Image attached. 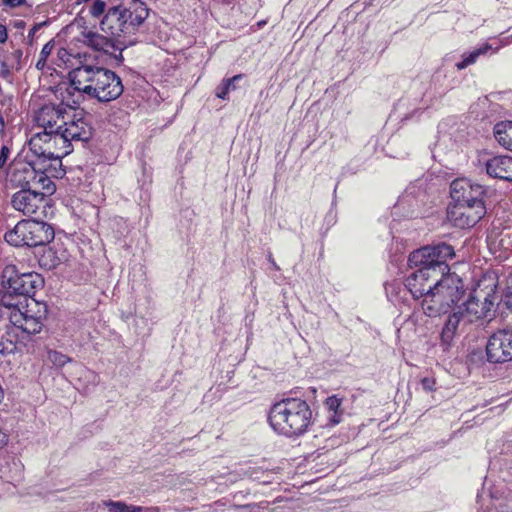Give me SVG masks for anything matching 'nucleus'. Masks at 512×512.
<instances>
[{
  "instance_id": "1",
  "label": "nucleus",
  "mask_w": 512,
  "mask_h": 512,
  "mask_svg": "<svg viewBox=\"0 0 512 512\" xmlns=\"http://www.w3.org/2000/svg\"><path fill=\"white\" fill-rule=\"evenodd\" d=\"M69 78L75 91L101 103L116 100L124 90L121 78L101 66L81 65L69 73Z\"/></svg>"
},
{
  "instance_id": "2",
  "label": "nucleus",
  "mask_w": 512,
  "mask_h": 512,
  "mask_svg": "<svg viewBox=\"0 0 512 512\" xmlns=\"http://www.w3.org/2000/svg\"><path fill=\"white\" fill-rule=\"evenodd\" d=\"M268 422L279 435L298 437L303 435L310 426L312 410L301 398H284L271 406Z\"/></svg>"
},
{
  "instance_id": "3",
  "label": "nucleus",
  "mask_w": 512,
  "mask_h": 512,
  "mask_svg": "<svg viewBox=\"0 0 512 512\" xmlns=\"http://www.w3.org/2000/svg\"><path fill=\"white\" fill-rule=\"evenodd\" d=\"M6 291L0 296V313L9 319L10 323L22 332L33 335L42 330L43 314L34 311L39 304L34 299L21 298L8 291V285L4 284Z\"/></svg>"
},
{
  "instance_id": "4",
  "label": "nucleus",
  "mask_w": 512,
  "mask_h": 512,
  "mask_svg": "<svg viewBox=\"0 0 512 512\" xmlns=\"http://www.w3.org/2000/svg\"><path fill=\"white\" fill-rule=\"evenodd\" d=\"M6 291L0 296V313L9 319L10 323L22 332L33 335L42 330L43 314L34 311L39 304L34 299L21 298L8 291V285L4 284Z\"/></svg>"
},
{
  "instance_id": "5",
  "label": "nucleus",
  "mask_w": 512,
  "mask_h": 512,
  "mask_svg": "<svg viewBox=\"0 0 512 512\" xmlns=\"http://www.w3.org/2000/svg\"><path fill=\"white\" fill-rule=\"evenodd\" d=\"M440 276L420 302L424 314L429 317L447 313L465 293L463 281L457 274L448 272Z\"/></svg>"
},
{
  "instance_id": "6",
  "label": "nucleus",
  "mask_w": 512,
  "mask_h": 512,
  "mask_svg": "<svg viewBox=\"0 0 512 512\" xmlns=\"http://www.w3.org/2000/svg\"><path fill=\"white\" fill-rule=\"evenodd\" d=\"M53 227L43 221L21 220L4 235L5 241L15 247L46 245L54 239Z\"/></svg>"
},
{
  "instance_id": "7",
  "label": "nucleus",
  "mask_w": 512,
  "mask_h": 512,
  "mask_svg": "<svg viewBox=\"0 0 512 512\" xmlns=\"http://www.w3.org/2000/svg\"><path fill=\"white\" fill-rule=\"evenodd\" d=\"M455 256L451 245L440 243L434 246H424L413 251L408 258L410 267L425 269L436 276L448 273L450 268L447 260Z\"/></svg>"
},
{
  "instance_id": "8",
  "label": "nucleus",
  "mask_w": 512,
  "mask_h": 512,
  "mask_svg": "<svg viewBox=\"0 0 512 512\" xmlns=\"http://www.w3.org/2000/svg\"><path fill=\"white\" fill-rule=\"evenodd\" d=\"M92 127L82 116L72 108L69 114V120L65 121L59 134L49 138V142H53L55 146H59L62 155L66 156L73 150L72 142H86L91 138Z\"/></svg>"
},
{
  "instance_id": "9",
  "label": "nucleus",
  "mask_w": 512,
  "mask_h": 512,
  "mask_svg": "<svg viewBox=\"0 0 512 512\" xmlns=\"http://www.w3.org/2000/svg\"><path fill=\"white\" fill-rule=\"evenodd\" d=\"M497 298L496 284L493 283L485 288L478 284L459 307L472 324L479 320L492 319Z\"/></svg>"
},
{
  "instance_id": "10",
  "label": "nucleus",
  "mask_w": 512,
  "mask_h": 512,
  "mask_svg": "<svg viewBox=\"0 0 512 512\" xmlns=\"http://www.w3.org/2000/svg\"><path fill=\"white\" fill-rule=\"evenodd\" d=\"M9 182L13 188L33 189L41 188L48 193L55 191V184L41 169H37L28 162L14 163L9 172Z\"/></svg>"
},
{
  "instance_id": "11",
  "label": "nucleus",
  "mask_w": 512,
  "mask_h": 512,
  "mask_svg": "<svg viewBox=\"0 0 512 512\" xmlns=\"http://www.w3.org/2000/svg\"><path fill=\"white\" fill-rule=\"evenodd\" d=\"M3 284L8 285V291L23 298H32L36 291L43 287L44 279L36 272L19 273L16 266L8 265L3 270Z\"/></svg>"
},
{
  "instance_id": "12",
  "label": "nucleus",
  "mask_w": 512,
  "mask_h": 512,
  "mask_svg": "<svg viewBox=\"0 0 512 512\" xmlns=\"http://www.w3.org/2000/svg\"><path fill=\"white\" fill-rule=\"evenodd\" d=\"M39 189H22L14 192L10 199L11 207L27 217L45 215L48 198Z\"/></svg>"
},
{
  "instance_id": "13",
  "label": "nucleus",
  "mask_w": 512,
  "mask_h": 512,
  "mask_svg": "<svg viewBox=\"0 0 512 512\" xmlns=\"http://www.w3.org/2000/svg\"><path fill=\"white\" fill-rule=\"evenodd\" d=\"M70 112H72V108L63 103L45 104L37 111L35 121L44 129L43 136L51 138L59 134L62 127L65 126Z\"/></svg>"
},
{
  "instance_id": "14",
  "label": "nucleus",
  "mask_w": 512,
  "mask_h": 512,
  "mask_svg": "<svg viewBox=\"0 0 512 512\" xmlns=\"http://www.w3.org/2000/svg\"><path fill=\"white\" fill-rule=\"evenodd\" d=\"M486 189L466 178L455 179L450 185V204H485Z\"/></svg>"
},
{
  "instance_id": "15",
  "label": "nucleus",
  "mask_w": 512,
  "mask_h": 512,
  "mask_svg": "<svg viewBox=\"0 0 512 512\" xmlns=\"http://www.w3.org/2000/svg\"><path fill=\"white\" fill-rule=\"evenodd\" d=\"M485 204H450L447 211L448 220L460 229L475 226L486 214Z\"/></svg>"
},
{
  "instance_id": "16",
  "label": "nucleus",
  "mask_w": 512,
  "mask_h": 512,
  "mask_svg": "<svg viewBox=\"0 0 512 512\" xmlns=\"http://www.w3.org/2000/svg\"><path fill=\"white\" fill-rule=\"evenodd\" d=\"M486 355L491 363L512 361V330L500 329L494 332L488 339Z\"/></svg>"
},
{
  "instance_id": "17",
  "label": "nucleus",
  "mask_w": 512,
  "mask_h": 512,
  "mask_svg": "<svg viewBox=\"0 0 512 512\" xmlns=\"http://www.w3.org/2000/svg\"><path fill=\"white\" fill-rule=\"evenodd\" d=\"M122 18L125 35L133 33L148 16V9L141 0H121L118 4Z\"/></svg>"
},
{
  "instance_id": "18",
  "label": "nucleus",
  "mask_w": 512,
  "mask_h": 512,
  "mask_svg": "<svg viewBox=\"0 0 512 512\" xmlns=\"http://www.w3.org/2000/svg\"><path fill=\"white\" fill-rule=\"evenodd\" d=\"M470 324L469 319L465 316L459 305L456 306L453 312L449 314L440 333V343L443 350H448L458 332L464 331Z\"/></svg>"
},
{
  "instance_id": "19",
  "label": "nucleus",
  "mask_w": 512,
  "mask_h": 512,
  "mask_svg": "<svg viewBox=\"0 0 512 512\" xmlns=\"http://www.w3.org/2000/svg\"><path fill=\"white\" fill-rule=\"evenodd\" d=\"M436 275L425 269H417L405 280V287L409 290L414 299H423L428 290H431L433 283L437 280Z\"/></svg>"
},
{
  "instance_id": "20",
  "label": "nucleus",
  "mask_w": 512,
  "mask_h": 512,
  "mask_svg": "<svg viewBox=\"0 0 512 512\" xmlns=\"http://www.w3.org/2000/svg\"><path fill=\"white\" fill-rule=\"evenodd\" d=\"M485 168L490 177L512 182V156H494L486 161Z\"/></svg>"
},
{
  "instance_id": "21",
  "label": "nucleus",
  "mask_w": 512,
  "mask_h": 512,
  "mask_svg": "<svg viewBox=\"0 0 512 512\" xmlns=\"http://www.w3.org/2000/svg\"><path fill=\"white\" fill-rule=\"evenodd\" d=\"M52 146H55L53 142H49V137H44L43 133L35 134L29 141L30 150L37 156L43 157L55 161L61 165V159L64 157L61 152H53Z\"/></svg>"
},
{
  "instance_id": "22",
  "label": "nucleus",
  "mask_w": 512,
  "mask_h": 512,
  "mask_svg": "<svg viewBox=\"0 0 512 512\" xmlns=\"http://www.w3.org/2000/svg\"><path fill=\"white\" fill-rule=\"evenodd\" d=\"M122 18L125 17L121 14L119 5L109 8L100 22L101 30L112 37L124 36Z\"/></svg>"
},
{
  "instance_id": "23",
  "label": "nucleus",
  "mask_w": 512,
  "mask_h": 512,
  "mask_svg": "<svg viewBox=\"0 0 512 512\" xmlns=\"http://www.w3.org/2000/svg\"><path fill=\"white\" fill-rule=\"evenodd\" d=\"M21 463L14 456L4 453L0 455V478L11 481L20 476Z\"/></svg>"
},
{
  "instance_id": "24",
  "label": "nucleus",
  "mask_w": 512,
  "mask_h": 512,
  "mask_svg": "<svg viewBox=\"0 0 512 512\" xmlns=\"http://www.w3.org/2000/svg\"><path fill=\"white\" fill-rule=\"evenodd\" d=\"M494 137L499 145L512 151V121L497 123L494 127Z\"/></svg>"
},
{
  "instance_id": "25",
  "label": "nucleus",
  "mask_w": 512,
  "mask_h": 512,
  "mask_svg": "<svg viewBox=\"0 0 512 512\" xmlns=\"http://www.w3.org/2000/svg\"><path fill=\"white\" fill-rule=\"evenodd\" d=\"M84 42L95 50L108 52L113 47L112 41L95 32L83 33Z\"/></svg>"
},
{
  "instance_id": "26",
  "label": "nucleus",
  "mask_w": 512,
  "mask_h": 512,
  "mask_svg": "<svg viewBox=\"0 0 512 512\" xmlns=\"http://www.w3.org/2000/svg\"><path fill=\"white\" fill-rule=\"evenodd\" d=\"M61 261V258L57 256L56 251L52 247L45 249L39 259L40 265L48 270L55 269L61 264Z\"/></svg>"
},
{
  "instance_id": "27",
  "label": "nucleus",
  "mask_w": 512,
  "mask_h": 512,
  "mask_svg": "<svg viewBox=\"0 0 512 512\" xmlns=\"http://www.w3.org/2000/svg\"><path fill=\"white\" fill-rule=\"evenodd\" d=\"M491 47L489 45H484L483 47H480L478 49H475L474 51L470 52L469 54L463 55V60L461 62H458L456 64V67L459 70L465 69L469 65L476 62L478 57L480 55L485 54Z\"/></svg>"
},
{
  "instance_id": "28",
  "label": "nucleus",
  "mask_w": 512,
  "mask_h": 512,
  "mask_svg": "<svg viewBox=\"0 0 512 512\" xmlns=\"http://www.w3.org/2000/svg\"><path fill=\"white\" fill-rule=\"evenodd\" d=\"M341 399L337 396H330L326 400V407L329 411L333 412V415L330 418L332 424H338L340 422V415L338 414V409L341 406Z\"/></svg>"
},
{
  "instance_id": "29",
  "label": "nucleus",
  "mask_w": 512,
  "mask_h": 512,
  "mask_svg": "<svg viewBox=\"0 0 512 512\" xmlns=\"http://www.w3.org/2000/svg\"><path fill=\"white\" fill-rule=\"evenodd\" d=\"M105 505L109 508L110 512H140L142 507L127 505L124 502L108 501Z\"/></svg>"
},
{
  "instance_id": "30",
  "label": "nucleus",
  "mask_w": 512,
  "mask_h": 512,
  "mask_svg": "<svg viewBox=\"0 0 512 512\" xmlns=\"http://www.w3.org/2000/svg\"><path fill=\"white\" fill-rule=\"evenodd\" d=\"M242 75L238 74L232 78L224 79L221 84L216 88V96L222 100H226L229 93V85H232L237 80L241 79Z\"/></svg>"
},
{
  "instance_id": "31",
  "label": "nucleus",
  "mask_w": 512,
  "mask_h": 512,
  "mask_svg": "<svg viewBox=\"0 0 512 512\" xmlns=\"http://www.w3.org/2000/svg\"><path fill=\"white\" fill-rule=\"evenodd\" d=\"M55 47V42L53 40L48 41L42 48L40 52L39 59L36 63V68L38 70H43L46 65V60L52 53V50Z\"/></svg>"
},
{
  "instance_id": "32",
  "label": "nucleus",
  "mask_w": 512,
  "mask_h": 512,
  "mask_svg": "<svg viewBox=\"0 0 512 512\" xmlns=\"http://www.w3.org/2000/svg\"><path fill=\"white\" fill-rule=\"evenodd\" d=\"M47 358L53 365L57 367H62L71 361V358H69L67 355L56 350H49Z\"/></svg>"
},
{
  "instance_id": "33",
  "label": "nucleus",
  "mask_w": 512,
  "mask_h": 512,
  "mask_svg": "<svg viewBox=\"0 0 512 512\" xmlns=\"http://www.w3.org/2000/svg\"><path fill=\"white\" fill-rule=\"evenodd\" d=\"M106 12V3L103 0H94L89 9V13L93 18L104 17Z\"/></svg>"
},
{
  "instance_id": "34",
  "label": "nucleus",
  "mask_w": 512,
  "mask_h": 512,
  "mask_svg": "<svg viewBox=\"0 0 512 512\" xmlns=\"http://www.w3.org/2000/svg\"><path fill=\"white\" fill-rule=\"evenodd\" d=\"M0 64H1L0 74L4 78H7L10 76V72L12 69H16L15 64L10 63L9 60L4 59V60L0 61Z\"/></svg>"
},
{
  "instance_id": "35",
  "label": "nucleus",
  "mask_w": 512,
  "mask_h": 512,
  "mask_svg": "<svg viewBox=\"0 0 512 512\" xmlns=\"http://www.w3.org/2000/svg\"><path fill=\"white\" fill-rule=\"evenodd\" d=\"M22 51L20 49H17L11 53L10 56H8L5 60H9L10 63H14L16 66V70L20 69V62L22 59Z\"/></svg>"
},
{
  "instance_id": "36",
  "label": "nucleus",
  "mask_w": 512,
  "mask_h": 512,
  "mask_svg": "<svg viewBox=\"0 0 512 512\" xmlns=\"http://www.w3.org/2000/svg\"><path fill=\"white\" fill-rule=\"evenodd\" d=\"M436 381L434 378L424 377L421 379V387L426 392H432L435 390Z\"/></svg>"
},
{
  "instance_id": "37",
  "label": "nucleus",
  "mask_w": 512,
  "mask_h": 512,
  "mask_svg": "<svg viewBox=\"0 0 512 512\" xmlns=\"http://www.w3.org/2000/svg\"><path fill=\"white\" fill-rule=\"evenodd\" d=\"M10 156V148L7 145H3L0 149V168H3Z\"/></svg>"
},
{
  "instance_id": "38",
  "label": "nucleus",
  "mask_w": 512,
  "mask_h": 512,
  "mask_svg": "<svg viewBox=\"0 0 512 512\" xmlns=\"http://www.w3.org/2000/svg\"><path fill=\"white\" fill-rule=\"evenodd\" d=\"M13 351V343L11 341H0V356L7 355Z\"/></svg>"
},
{
  "instance_id": "39",
  "label": "nucleus",
  "mask_w": 512,
  "mask_h": 512,
  "mask_svg": "<svg viewBox=\"0 0 512 512\" xmlns=\"http://www.w3.org/2000/svg\"><path fill=\"white\" fill-rule=\"evenodd\" d=\"M25 3V0H2V5L9 7V8H15L23 5Z\"/></svg>"
},
{
  "instance_id": "40",
  "label": "nucleus",
  "mask_w": 512,
  "mask_h": 512,
  "mask_svg": "<svg viewBox=\"0 0 512 512\" xmlns=\"http://www.w3.org/2000/svg\"><path fill=\"white\" fill-rule=\"evenodd\" d=\"M81 370L83 372V375L90 379L94 384L97 383V380H98V376L95 372L89 370V369H86L85 367H81Z\"/></svg>"
},
{
  "instance_id": "41",
  "label": "nucleus",
  "mask_w": 512,
  "mask_h": 512,
  "mask_svg": "<svg viewBox=\"0 0 512 512\" xmlns=\"http://www.w3.org/2000/svg\"><path fill=\"white\" fill-rule=\"evenodd\" d=\"M8 38L7 29L4 25L0 24V43H5Z\"/></svg>"
},
{
  "instance_id": "42",
  "label": "nucleus",
  "mask_w": 512,
  "mask_h": 512,
  "mask_svg": "<svg viewBox=\"0 0 512 512\" xmlns=\"http://www.w3.org/2000/svg\"><path fill=\"white\" fill-rule=\"evenodd\" d=\"M8 443V435L0 428V448Z\"/></svg>"
},
{
  "instance_id": "43",
  "label": "nucleus",
  "mask_w": 512,
  "mask_h": 512,
  "mask_svg": "<svg viewBox=\"0 0 512 512\" xmlns=\"http://www.w3.org/2000/svg\"><path fill=\"white\" fill-rule=\"evenodd\" d=\"M268 260H269V262L272 264V266H273V268H274L275 270H279V266L276 264V262L274 261V259H273V257H272V255H271V254H269V256H268Z\"/></svg>"
},
{
  "instance_id": "44",
  "label": "nucleus",
  "mask_w": 512,
  "mask_h": 512,
  "mask_svg": "<svg viewBox=\"0 0 512 512\" xmlns=\"http://www.w3.org/2000/svg\"><path fill=\"white\" fill-rule=\"evenodd\" d=\"M4 129H5V121H4L3 116L0 115V134H2L4 132Z\"/></svg>"
},
{
  "instance_id": "45",
  "label": "nucleus",
  "mask_w": 512,
  "mask_h": 512,
  "mask_svg": "<svg viewBox=\"0 0 512 512\" xmlns=\"http://www.w3.org/2000/svg\"><path fill=\"white\" fill-rule=\"evenodd\" d=\"M37 29H38V26H34V27L29 31V37L33 36V35L36 33Z\"/></svg>"
},
{
  "instance_id": "46",
  "label": "nucleus",
  "mask_w": 512,
  "mask_h": 512,
  "mask_svg": "<svg viewBox=\"0 0 512 512\" xmlns=\"http://www.w3.org/2000/svg\"><path fill=\"white\" fill-rule=\"evenodd\" d=\"M235 89H236V86H235V84H234V83H233L232 85H229V91H230V90H235Z\"/></svg>"
},
{
  "instance_id": "47",
  "label": "nucleus",
  "mask_w": 512,
  "mask_h": 512,
  "mask_svg": "<svg viewBox=\"0 0 512 512\" xmlns=\"http://www.w3.org/2000/svg\"><path fill=\"white\" fill-rule=\"evenodd\" d=\"M62 52L65 54V53H66V50H64V49L60 50V51H59V55H60Z\"/></svg>"
}]
</instances>
